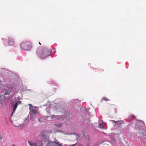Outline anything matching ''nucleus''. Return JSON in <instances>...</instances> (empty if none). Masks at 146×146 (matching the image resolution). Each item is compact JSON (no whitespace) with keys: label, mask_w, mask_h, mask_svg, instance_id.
I'll list each match as a JSON object with an SVG mask.
<instances>
[{"label":"nucleus","mask_w":146,"mask_h":146,"mask_svg":"<svg viewBox=\"0 0 146 146\" xmlns=\"http://www.w3.org/2000/svg\"><path fill=\"white\" fill-rule=\"evenodd\" d=\"M0 87L2 88V94L0 95V104L3 102L7 97L3 96V95H7L10 94V92L13 88L11 85L5 84H1Z\"/></svg>","instance_id":"nucleus-1"},{"label":"nucleus","mask_w":146,"mask_h":146,"mask_svg":"<svg viewBox=\"0 0 146 146\" xmlns=\"http://www.w3.org/2000/svg\"><path fill=\"white\" fill-rule=\"evenodd\" d=\"M40 49H38L36 53L38 54L40 58L41 59H44L50 54L51 52L50 50L46 48H43L41 52H40Z\"/></svg>","instance_id":"nucleus-2"},{"label":"nucleus","mask_w":146,"mask_h":146,"mask_svg":"<svg viewBox=\"0 0 146 146\" xmlns=\"http://www.w3.org/2000/svg\"><path fill=\"white\" fill-rule=\"evenodd\" d=\"M19 100V99H18V98H15L13 100H12L11 105L13 108V110L11 114V116L13 115V113L15 111L18 105L21 104V102Z\"/></svg>","instance_id":"nucleus-3"},{"label":"nucleus","mask_w":146,"mask_h":146,"mask_svg":"<svg viewBox=\"0 0 146 146\" xmlns=\"http://www.w3.org/2000/svg\"><path fill=\"white\" fill-rule=\"evenodd\" d=\"M21 49L24 50H29L31 48V45L29 42H26L22 43L20 44Z\"/></svg>","instance_id":"nucleus-4"},{"label":"nucleus","mask_w":146,"mask_h":146,"mask_svg":"<svg viewBox=\"0 0 146 146\" xmlns=\"http://www.w3.org/2000/svg\"><path fill=\"white\" fill-rule=\"evenodd\" d=\"M39 136L41 137L42 140L44 142H46L49 141L48 137L46 135V133L44 131H42L39 134Z\"/></svg>","instance_id":"nucleus-5"},{"label":"nucleus","mask_w":146,"mask_h":146,"mask_svg":"<svg viewBox=\"0 0 146 146\" xmlns=\"http://www.w3.org/2000/svg\"><path fill=\"white\" fill-rule=\"evenodd\" d=\"M136 125L139 128L143 127L145 125V124L143 121L141 120H137L136 122Z\"/></svg>","instance_id":"nucleus-6"},{"label":"nucleus","mask_w":146,"mask_h":146,"mask_svg":"<svg viewBox=\"0 0 146 146\" xmlns=\"http://www.w3.org/2000/svg\"><path fill=\"white\" fill-rule=\"evenodd\" d=\"M111 121H112L114 123L116 124L117 125H121L123 123H124V121L122 120H120L117 121H115L114 120H110Z\"/></svg>","instance_id":"nucleus-7"},{"label":"nucleus","mask_w":146,"mask_h":146,"mask_svg":"<svg viewBox=\"0 0 146 146\" xmlns=\"http://www.w3.org/2000/svg\"><path fill=\"white\" fill-rule=\"evenodd\" d=\"M45 146H56V144L54 143V142L50 141H48Z\"/></svg>","instance_id":"nucleus-8"},{"label":"nucleus","mask_w":146,"mask_h":146,"mask_svg":"<svg viewBox=\"0 0 146 146\" xmlns=\"http://www.w3.org/2000/svg\"><path fill=\"white\" fill-rule=\"evenodd\" d=\"M28 143L29 145L31 146H38L37 143L35 142H33L32 141H29Z\"/></svg>","instance_id":"nucleus-9"},{"label":"nucleus","mask_w":146,"mask_h":146,"mask_svg":"<svg viewBox=\"0 0 146 146\" xmlns=\"http://www.w3.org/2000/svg\"><path fill=\"white\" fill-rule=\"evenodd\" d=\"M27 118L25 119L24 121V123L20 124L18 126L15 125V126L16 127H25L26 126V125L25 124V121H26V120H27Z\"/></svg>","instance_id":"nucleus-10"},{"label":"nucleus","mask_w":146,"mask_h":146,"mask_svg":"<svg viewBox=\"0 0 146 146\" xmlns=\"http://www.w3.org/2000/svg\"><path fill=\"white\" fill-rule=\"evenodd\" d=\"M82 134H83L84 137L86 138L87 140H88V141H89L90 139V138L89 136L87 134H85L84 132H82Z\"/></svg>","instance_id":"nucleus-11"},{"label":"nucleus","mask_w":146,"mask_h":146,"mask_svg":"<svg viewBox=\"0 0 146 146\" xmlns=\"http://www.w3.org/2000/svg\"><path fill=\"white\" fill-rule=\"evenodd\" d=\"M8 43L10 45H12L14 44V42L13 40L9 38L8 39Z\"/></svg>","instance_id":"nucleus-12"},{"label":"nucleus","mask_w":146,"mask_h":146,"mask_svg":"<svg viewBox=\"0 0 146 146\" xmlns=\"http://www.w3.org/2000/svg\"><path fill=\"white\" fill-rule=\"evenodd\" d=\"M62 123H56L54 124L55 126L57 127H61L62 126Z\"/></svg>","instance_id":"nucleus-13"},{"label":"nucleus","mask_w":146,"mask_h":146,"mask_svg":"<svg viewBox=\"0 0 146 146\" xmlns=\"http://www.w3.org/2000/svg\"><path fill=\"white\" fill-rule=\"evenodd\" d=\"M140 130H141V131L140 132V134L142 135H143L144 136H145L146 134V132L145 130H144V131H143V130H141V129H140Z\"/></svg>","instance_id":"nucleus-14"},{"label":"nucleus","mask_w":146,"mask_h":146,"mask_svg":"<svg viewBox=\"0 0 146 146\" xmlns=\"http://www.w3.org/2000/svg\"><path fill=\"white\" fill-rule=\"evenodd\" d=\"M37 113V111L33 110H32L31 112V115H35Z\"/></svg>","instance_id":"nucleus-15"},{"label":"nucleus","mask_w":146,"mask_h":146,"mask_svg":"<svg viewBox=\"0 0 146 146\" xmlns=\"http://www.w3.org/2000/svg\"><path fill=\"white\" fill-rule=\"evenodd\" d=\"M68 134V135H72V134H74V135H76V137H77V138H76V139L77 140L80 137V135H79V134H76V133L74 134H72V133H68V134Z\"/></svg>","instance_id":"nucleus-16"},{"label":"nucleus","mask_w":146,"mask_h":146,"mask_svg":"<svg viewBox=\"0 0 146 146\" xmlns=\"http://www.w3.org/2000/svg\"><path fill=\"white\" fill-rule=\"evenodd\" d=\"M54 116H55L56 117H57V119H59L60 118H61V116H58V115H52V116L51 117V119H53V117Z\"/></svg>","instance_id":"nucleus-17"},{"label":"nucleus","mask_w":146,"mask_h":146,"mask_svg":"<svg viewBox=\"0 0 146 146\" xmlns=\"http://www.w3.org/2000/svg\"><path fill=\"white\" fill-rule=\"evenodd\" d=\"M37 144H39L38 146H43L44 145L41 142H39Z\"/></svg>","instance_id":"nucleus-18"},{"label":"nucleus","mask_w":146,"mask_h":146,"mask_svg":"<svg viewBox=\"0 0 146 146\" xmlns=\"http://www.w3.org/2000/svg\"><path fill=\"white\" fill-rule=\"evenodd\" d=\"M99 127L100 128L102 129H103L104 128V126L103 125L102 123H100L98 125Z\"/></svg>","instance_id":"nucleus-19"},{"label":"nucleus","mask_w":146,"mask_h":146,"mask_svg":"<svg viewBox=\"0 0 146 146\" xmlns=\"http://www.w3.org/2000/svg\"><path fill=\"white\" fill-rule=\"evenodd\" d=\"M46 111L49 115L50 114V110L48 108H46Z\"/></svg>","instance_id":"nucleus-20"},{"label":"nucleus","mask_w":146,"mask_h":146,"mask_svg":"<svg viewBox=\"0 0 146 146\" xmlns=\"http://www.w3.org/2000/svg\"><path fill=\"white\" fill-rule=\"evenodd\" d=\"M43 119V118L42 117V116L40 118H38V121L40 122H43V121L41 119Z\"/></svg>","instance_id":"nucleus-21"},{"label":"nucleus","mask_w":146,"mask_h":146,"mask_svg":"<svg viewBox=\"0 0 146 146\" xmlns=\"http://www.w3.org/2000/svg\"><path fill=\"white\" fill-rule=\"evenodd\" d=\"M53 142H54V143L55 144V143L56 144V145H58V146L60 144V142L58 141H53Z\"/></svg>","instance_id":"nucleus-22"},{"label":"nucleus","mask_w":146,"mask_h":146,"mask_svg":"<svg viewBox=\"0 0 146 146\" xmlns=\"http://www.w3.org/2000/svg\"><path fill=\"white\" fill-rule=\"evenodd\" d=\"M103 99L104 100L106 101H107L109 100V99L106 97H104L103 98Z\"/></svg>","instance_id":"nucleus-23"},{"label":"nucleus","mask_w":146,"mask_h":146,"mask_svg":"<svg viewBox=\"0 0 146 146\" xmlns=\"http://www.w3.org/2000/svg\"><path fill=\"white\" fill-rule=\"evenodd\" d=\"M29 105L30 106V107H29V109L30 110V109L32 108H33V106H32V104H29Z\"/></svg>","instance_id":"nucleus-24"},{"label":"nucleus","mask_w":146,"mask_h":146,"mask_svg":"<svg viewBox=\"0 0 146 146\" xmlns=\"http://www.w3.org/2000/svg\"><path fill=\"white\" fill-rule=\"evenodd\" d=\"M49 117V116H42V117L43 118V119H45V118H48V117Z\"/></svg>","instance_id":"nucleus-25"},{"label":"nucleus","mask_w":146,"mask_h":146,"mask_svg":"<svg viewBox=\"0 0 146 146\" xmlns=\"http://www.w3.org/2000/svg\"><path fill=\"white\" fill-rule=\"evenodd\" d=\"M111 139L113 141H114L115 140V139L114 138H113V137H111Z\"/></svg>","instance_id":"nucleus-26"},{"label":"nucleus","mask_w":146,"mask_h":146,"mask_svg":"<svg viewBox=\"0 0 146 146\" xmlns=\"http://www.w3.org/2000/svg\"><path fill=\"white\" fill-rule=\"evenodd\" d=\"M2 138V136L0 135V140H1Z\"/></svg>","instance_id":"nucleus-27"},{"label":"nucleus","mask_w":146,"mask_h":146,"mask_svg":"<svg viewBox=\"0 0 146 146\" xmlns=\"http://www.w3.org/2000/svg\"><path fill=\"white\" fill-rule=\"evenodd\" d=\"M99 144V143H97L94 146H98V145Z\"/></svg>","instance_id":"nucleus-28"},{"label":"nucleus","mask_w":146,"mask_h":146,"mask_svg":"<svg viewBox=\"0 0 146 146\" xmlns=\"http://www.w3.org/2000/svg\"><path fill=\"white\" fill-rule=\"evenodd\" d=\"M39 44H40V45H41V43H40V42H39Z\"/></svg>","instance_id":"nucleus-29"},{"label":"nucleus","mask_w":146,"mask_h":146,"mask_svg":"<svg viewBox=\"0 0 146 146\" xmlns=\"http://www.w3.org/2000/svg\"><path fill=\"white\" fill-rule=\"evenodd\" d=\"M12 146H15V145H13Z\"/></svg>","instance_id":"nucleus-30"},{"label":"nucleus","mask_w":146,"mask_h":146,"mask_svg":"<svg viewBox=\"0 0 146 146\" xmlns=\"http://www.w3.org/2000/svg\"><path fill=\"white\" fill-rule=\"evenodd\" d=\"M132 116L133 117H135L134 116H133V115Z\"/></svg>","instance_id":"nucleus-31"},{"label":"nucleus","mask_w":146,"mask_h":146,"mask_svg":"<svg viewBox=\"0 0 146 146\" xmlns=\"http://www.w3.org/2000/svg\"><path fill=\"white\" fill-rule=\"evenodd\" d=\"M9 98H11V97H9Z\"/></svg>","instance_id":"nucleus-32"}]
</instances>
